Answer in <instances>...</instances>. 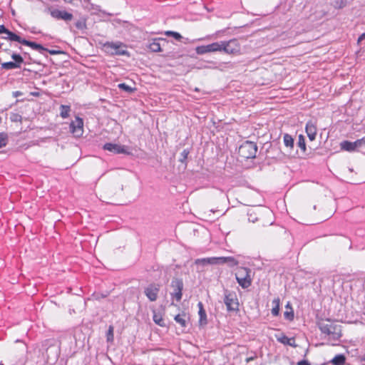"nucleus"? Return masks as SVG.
<instances>
[{"mask_svg": "<svg viewBox=\"0 0 365 365\" xmlns=\"http://www.w3.org/2000/svg\"><path fill=\"white\" fill-rule=\"evenodd\" d=\"M318 326L322 333L325 334L329 340H338L341 336V327L329 319L320 320Z\"/></svg>", "mask_w": 365, "mask_h": 365, "instance_id": "nucleus-1", "label": "nucleus"}, {"mask_svg": "<svg viewBox=\"0 0 365 365\" xmlns=\"http://www.w3.org/2000/svg\"><path fill=\"white\" fill-rule=\"evenodd\" d=\"M317 205L316 204H310V203H304L302 207V212L305 215H310L313 219L311 220L310 225H314L315 223H318L319 221L324 220L326 218H328L331 215V210L329 212L327 211L325 208H319L318 212H315L317 208Z\"/></svg>", "mask_w": 365, "mask_h": 365, "instance_id": "nucleus-2", "label": "nucleus"}, {"mask_svg": "<svg viewBox=\"0 0 365 365\" xmlns=\"http://www.w3.org/2000/svg\"><path fill=\"white\" fill-rule=\"evenodd\" d=\"M101 49L107 54L111 56L128 54L126 46L120 41H107L101 44Z\"/></svg>", "mask_w": 365, "mask_h": 365, "instance_id": "nucleus-3", "label": "nucleus"}, {"mask_svg": "<svg viewBox=\"0 0 365 365\" xmlns=\"http://www.w3.org/2000/svg\"><path fill=\"white\" fill-rule=\"evenodd\" d=\"M220 51L227 54L238 55L241 51L240 44L236 39L222 41H220Z\"/></svg>", "mask_w": 365, "mask_h": 365, "instance_id": "nucleus-4", "label": "nucleus"}, {"mask_svg": "<svg viewBox=\"0 0 365 365\" xmlns=\"http://www.w3.org/2000/svg\"><path fill=\"white\" fill-rule=\"evenodd\" d=\"M224 303L226 305L227 310L229 312L237 311L239 309V302L237 294L234 292L225 289Z\"/></svg>", "mask_w": 365, "mask_h": 365, "instance_id": "nucleus-5", "label": "nucleus"}, {"mask_svg": "<svg viewBox=\"0 0 365 365\" xmlns=\"http://www.w3.org/2000/svg\"><path fill=\"white\" fill-rule=\"evenodd\" d=\"M235 277L242 288H247L251 285L250 269L245 267L239 268L235 273Z\"/></svg>", "mask_w": 365, "mask_h": 365, "instance_id": "nucleus-6", "label": "nucleus"}, {"mask_svg": "<svg viewBox=\"0 0 365 365\" xmlns=\"http://www.w3.org/2000/svg\"><path fill=\"white\" fill-rule=\"evenodd\" d=\"M257 147L253 142L247 141L239 148V153L244 158H252L256 156Z\"/></svg>", "mask_w": 365, "mask_h": 365, "instance_id": "nucleus-7", "label": "nucleus"}, {"mask_svg": "<svg viewBox=\"0 0 365 365\" xmlns=\"http://www.w3.org/2000/svg\"><path fill=\"white\" fill-rule=\"evenodd\" d=\"M195 51L199 55H202L207 53L220 51V41L214 42L208 45L197 46Z\"/></svg>", "mask_w": 365, "mask_h": 365, "instance_id": "nucleus-8", "label": "nucleus"}, {"mask_svg": "<svg viewBox=\"0 0 365 365\" xmlns=\"http://www.w3.org/2000/svg\"><path fill=\"white\" fill-rule=\"evenodd\" d=\"M71 132L76 136L80 137L83 133V121L79 117H76L70 124Z\"/></svg>", "mask_w": 365, "mask_h": 365, "instance_id": "nucleus-9", "label": "nucleus"}, {"mask_svg": "<svg viewBox=\"0 0 365 365\" xmlns=\"http://www.w3.org/2000/svg\"><path fill=\"white\" fill-rule=\"evenodd\" d=\"M49 13L51 16L55 19H61L66 21H68L72 20L73 15L71 13L67 12L65 10H59V9H49Z\"/></svg>", "mask_w": 365, "mask_h": 365, "instance_id": "nucleus-10", "label": "nucleus"}, {"mask_svg": "<svg viewBox=\"0 0 365 365\" xmlns=\"http://www.w3.org/2000/svg\"><path fill=\"white\" fill-rule=\"evenodd\" d=\"M103 148L106 150L114 153H124L129 154L130 153L128 150V148L125 145H120L115 143H106L103 145Z\"/></svg>", "mask_w": 365, "mask_h": 365, "instance_id": "nucleus-11", "label": "nucleus"}, {"mask_svg": "<svg viewBox=\"0 0 365 365\" xmlns=\"http://www.w3.org/2000/svg\"><path fill=\"white\" fill-rule=\"evenodd\" d=\"M171 286L173 288V292L172 294L177 299V301H180L182 298V290L183 287V283L182 280L174 279L171 282Z\"/></svg>", "mask_w": 365, "mask_h": 365, "instance_id": "nucleus-12", "label": "nucleus"}, {"mask_svg": "<svg viewBox=\"0 0 365 365\" xmlns=\"http://www.w3.org/2000/svg\"><path fill=\"white\" fill-rule=\"evenodd\" d=\"M159 289V284H150L145 289L144 293L151 302H154L158 298Z\"/></svg>", "mask_w": 365, "mask_h": 365, "instance_id": "nucleus-13", "label": "nucleus"}, {"mask_svg": "<svg viewBox=\"0 0 365 365\" xmlns=\"http://www.w3.org/2000/svg\"><path fill=\"white\" fill-rule=\"evenodd\" d=\"M238 263V261L233 257H216V264H227L230 267H234Z\"/></svg>", "mask_w": 365, "mask_h": 365, "instance_id": "nucleus-14", "label": "nucleus"}, {"mask_svg": "<svg viewBox=\"0 0 365 365\" xmlns=\"http://www.w3.org/2000/svg\"><path fill=\"white\" fill-rule=\"evenodd\" d=\"M305 130L309 139L311 141L314 140L317 132L316 125L312 121H309L306 125Z\"/></svg>", "mask_w": 365, "mask_h": 365, "instance_id": "nucleus-15", "label": "nucleus"}, {"mask_svg": "<svg viewBox=\"0 0 365 365\" xmlns=\"http://www.w3.org/2000/svg\"><path fill=\"white\" fill-rule=\"evenodd\" d=\"M275 336H276V338H277V341H279L282 344H286V345H289V346H291L292 347H295L297 346L296 345V341H295V339L294 337L288 338L287 336H286L282 333H280L279 334H276Z\"/></svg>", "mask_w": 365, "mask_h": 365, "instance_id": "nucleus-16", "label": "nucleus"}, {"mask_svg": "<svg viewBox=\"0 0 365 365\" xmlns=\"http://www.w3.org/2000/svg\"><path fill=\"white\" fill-rule=\"evenodd\" d=\"M197 305L199 307L198 314L200 316L199 324L200 326H205L207 324V322L205 311L203 309V305H202V302H199Z\"/></svg>", "mask_w": 365, "mask_h": 365, "instance_id": "nucleus-17", "label": "nucleus"}, {"mask_svg": "<svg viewBox=\"0 0 365 365\" xmlns=\"http://www.w3.org/2000/svg\"><path fill=\"white\" fill-rule=\"evenodd\" d=\"M346 357L344 354H338L335 356L331 361L333 365H344Z\"/></svg>", "mask_w": 365, "mask_h": 365, "instance_id": "nucleus-18", "label": "nucleus"}, {"mask_svg": "<svg viewBox=\"0 0 365 365\" xmlns=\"http://www.w3.org/2000/svg\"><path fill=\"white\" fill-rule=\"evenodd\" d=\"M22 44L24 45H26V46H30L31 48L34 49V50H36V51H41V50H43V47L40 45V44H38L35 42H31V41H29L27 40H25V39H22V41L21 43Z\"/></svg>", "mask_w": 365, "mask_h": 365, "instance_id": "nucleus-19", "label": "nucleus"}, {"mask_svg": "<svg viewBox=\"0 0 365 365\" xmlns=\"http://www.w3.org/2000/svg\"><path fill=\"white\" fill-rule=\"evenodd\" d=\"M283 140H284V145L287 148H290V149L293 148L294 140L290 135L284 134V137H283Z\"/></svg>", "mask_w": 365, "mask_h": 365, "instance_id": "nucleus-20", "label": "nucleus"}, {"mask_svg": "<svg viewBox=\"0 0 365 365\" xmlns=\"http://www.w3.org/2000/svg\"><path fill=\"white\" fill-rule=\"evenodd\" d=\"M341 148L346 151H354L356 150V147L354 146L353 142H349L347 140L341 143Z\"/></svg>", "mask_w": 365, "mask_h": 365, "instance_id": "nucleus-21", "label": "nucleus"}, {"mask_svg": "<svg viewBox=\"0 0 365 365\" xmlns=\"http://www.w3.org/2000/svg\"><path fill=\"white\" fill-rule=\"evenodd\" d=\"M279 303H280V301H279V298H276V299H273V301H272V310H271V312H272V315L277 316L279 314Z\"/></svg>", "mask_w": 365, "mask_h": 365, "instance_id": "nucleus-22", "label": "nucleus"}, {"mask_svg": "<svg viewBox=\"0 0 365 365\" xmlns=\"http://www.w3.org/2000/svg\"><path fill=\"white\" fill-rule=\"evenodd\" d=\"M6 34V36L4 37L5 39H9V40H11V41H17V42H19V43H21V41H22V38L20 36H19L16 34L11 32L9 30L7 31Z\"/></svg>", "mask_w": 365, "mask_h": 365, "instance_id": "nucleus-23", "label": "nucleus"}, {"mask_svg": "<svg viewBox=\"0 0 365 365\" xmlns=\"http://www.w3.org/2000/svg\"><path fill=\"white\" fill-rule=\"evenodd\" d=\"M187 319V317L185 314H179L175 317V322L182 327H185Z\"/></svg>", "mask_w": 365, "mask_h": 365, "instance_id": "nucleus-24", "label": "nucleus"}, {"mask_svg": "<svg viewBox=\"0 0 365 365\" xmlns=\"http://www.w3.org/2000/svg\"><path fill=\"white\" fill-rule=\"evenodd\" d=\"M1 66L4 69H13V68H17L20 67V65H19L17 63L14 62H5L1 64Z\"/></svg>", "mask_w": 365, "mask_h": 365, "instance_id": "nucleus-25", "label": "nucleus"}, {"mask_svg": "<svg viewBox=\"0 0 365 365\" xmlns=\"http://www.w3.org/2000/svg\"><path fill=\"white\" fill-rule=\"evenodd\" d=\"M153 321L155 322V324H158L160 327L165 326V322L162 316L155 312H154L153 314Z\"/></svg>", "mask_w": 365, "mask_h": 365, "instance_id": "nucleus-26", "label": "nucleus"}, {"mask_svg": "<svg viewBox=\"0 0 365 365\" xmlns=\"http://www.w3.org/2000/svg\"><path fill=\"white\" fill-rule=\"evenodd\" d=\"M70 110H71L70 106L62 105L61 106V116L63 118H68L69 115Z\"/></svg>", "mask_w": 365, "mask_h": 365, "instance_id": "nucleus-27", "label": "nucleus"}, {"mask_svg": "<svg viewBox=\"0 0 365 365\" xmlns=\"http://www.w3.org/2000/svg\"><path fill=\"white\" fill-rule=\"evenodd\" d=\"M298 147H299L304 153L306 152L307 148L305 144V139L302 135H298Z\"/></svg>", "mask_w": 365, "mask_h": 365, "instance_id": "nucleus-28", "label": "nucleus"}, {"mask_svg": "<svg viewBox=\"0 0 365 365\" xmlns=\"http://www.w3.org/2000/svg\"><path fill=\"white\" fill-rule=\"evenodd\" d=\"M149 48L153 52H159L161 51L160 45L157 41H154L150 43Z\"/></svg>", "mask_w": 365, "mask_h": 365, "instance_id": "nucleus-29", "label": "nucleus"}, {"mask_svg": "<svg viewBox=\"0 0 365 365\" xmlns=\"http://www.w3.org/2000/svg\"><path fill=\"white\" fill-rule=\"evenodd\" d=\"M289 303L287 304L286 306V308L287 309H289ZM284 317L287 319H289V320H292L293 318H294V312L293 310L292 309V308H290V311L289 310H286L284 313Z\"/></svg>", "mask_w": 365, "mask_h": 365, "instance_id": "nucleus-30", "label": "nucleus"}, {"mask_svg": "<svg viewBox=\"0 0 365 365\" xmlns=\"http://www.w3.org/2000/svg\"><path fill=\"white\" fill-rule=\"evenodd\" d=\"M7 143V136L3 133H0V148L4 147Z\"/></svg>", "mask_w": 365, "mask_h": 365, "instance_id": "nucleus-31", "label": "nucleus"}, {"mask_svg": "<svg viewBox=\"0 0 365 365\" xmlns=\"http://www.w3.org/2000/svg\"><path fill=\"white\" fill-rule=\"evenodd\" d=\"M194 263H195V264H196L197 266L198 269L207 265V263L205 262V259L204 258L197 259H195Z\"/></svg>", "mask_w": 365, "mask_h": 365, "instance_id": "nucleus-32", "label": "nucleus"}, {"mask_svg": "<svg viewBox=\"0 0 365 365\" xmlns=\"http://www.w3.org/2000/svg\"><path fill=\"white\" fill-rule=\"evenodd\" d=\"M118 88L128 93H131L134 91L130 86L126 85L125 83H120L118 84Z\"/></svg>", "mask_w": 365, "mask_h": 365, "instance_id": "nucleus-33", "label": "nucleus"}, {"mask_svg": "<svg viewBox=\"0 0 365 365\" xmlns=\"http://www.w3.org/2000/svg\"><path fill=\"white\" fill-rule=\"evenodd\" d=\"M107 341H113V327L110 326L107 332Z\"/></svg>", "mask_w": 365, "mask_h": 365, "instance_id": "nucleus-34", "label": "nucleus"}, {"mask_svg": "<svg viewBox=\"0 0 365 365\" xmlns=\"http://www.w3.org/2000/svg\"><path fill=\"white\" fill-rule=\"evenodd\" d=\"M76 26L79 29H83L86 27V20L81 19L76 23Z\"/></svg>", "mask_w": 365, "mask_h": 365, "instance_id": "nucleus-35", "label": "nucleus"}, {"mask_svg": "<svg viewBox=\"0 0 365 365\" xmlns=\"http://www.w3.org/2000/svg\"><path fill=\"white\" fill-rule=\"evenodd\" d=\"M165 34L167 36H172L173 37H174L175 39H178V40H180L182 38L181 35L179 33L175 32V31H168L165 32Z\"/></svg>", "mask_w": 365, "mask_h": 365, "instance_id": "nucleus-36", "label": "nucleus"}, {"mask_svg": "<svg viewBox=\"0 0 365 365\" xmlns=\"http://www.w3.org/2000/svg\"><path fill=\"white\" fill-rule=\"evenodd\" d=\"M11 58L15 61L14 63H17L19 65L23 62V58L19 54L14 53L12 54Z\"/></svg>", "mask_w": 365, "mask_h": 365, "instance_id": "nucleus-37", "label": "nucleus"}, {"mask_svg": "<svg viewBox=\"0 0 365 365\" xmlns=\"http://www.w3.org/2000/svg\"><path fill=\"white\" fill-rule=\"evenodd\" d=\"M207 265L216 264V257L204 258Z\"/></svg>", "mask_w": 365, "mask_h": 365, "instance_id": "nucleus-38", "label": "nucleus"}, {"mask_svg": "<svg viewBox=\"0 0 365 365\" xmlns=\"http://www.w3.org/2000/svg\"><path fill=\"white\" fill-rule=\"evenodd\" d=\"M354 146L356 147V149L361 147L363 144H364V139L357 140L355 142H353Z\"/></svg>", "mask_w": 365, "mask_h": 365, "instance_id": "nucleus-39", "label": "nucleus"}, {"mask_svg": "<svg viewBox=\"0 0 365 365\" xmlns=\"http://www.w3.org/2000/svg\"><path fill=\"white\" fill-rule=\"evenodd\" d=\"M8 29L5 28L4 25L0 26V34H5L7 32Z\"/></svg>", "mask_w": 365, "mask_h": 365, "instance_id": "nucleus-40", "label": "nucleus"}, {"mask_svg": "<svg viewBox=\"0 0 365 365\" xmlns=\"http://www.w3.org/2000/svg\"><path fill=\"white\" fill-rule=\"evenodd\" d=\"M11 120H14V121H17L19 118H20V116L17 114H14L11 117Z\"/></svg>", "mask_w": 365, "mask_h": 365, "instance_id": "nucleus-41", "label": "nucleus"}, {"mask_svg": "<svg viewBox=\"0 0 365 365\" xmlns=\"http://www.w3.org/2000/svg\"><path fill=\"white\" fill-rule=\"evenodd\" d=\"M298 365H310L308 361L302 360L301 361H298Z\"/></svg>", "mask_w": 365, "mask_h": 365, "instance_id": "nucleus-42", "label": "nucleus"}, {"mask_svg": "<svg viewBox=\"0 0 365 365\" xmlns=\"http://www.w3.org/2000/svg\"><path fill=\"white\" fill-rule=\"evenodd\" d=\"M365 39V33H363L358 38V42L361 41L362 40Z\"/></svg>", "mask_w": 365, "mask_h": 365, "instance_id": "nucleus-43", "label": "nucleus"}, {"mask_svg": "<svg viewBox=\"0 0 365 365\" xmlns=\"http://www.w3.org/2000/svg\"><path fill=\"white\" fill-rule=\"evenodd\" d=\"M182 155H183V156H184V158H187V152L186 150H184V151L182 152Z\"/></svg>", "mask_w": 365, "mask_h": 365, "instance_id": "nucleus-44", "label": "nucleus"}, {"mask_svg": "<svg viewBox=\"0 0 365 365\" xmlns=\"http://www.w3.org/2000/svg\"><path fill=\"white\" fill-rule=\"evenodd\" d=\"M251 360H252V357H250V358H247V362H248V361H251Z\"/></svg>", "mask_w": 365, "mask_h": 365, "instance_id": "nucleus-45", "label": "nucleus"}, {"mask_svg": "<svg viewBox=\"0 0 365 365\" xmlns=\"http://www.w3.org/2000/svg\"><path fill=\"white\" fill-rule=\"evenodd\" d=\"M19 94V92H18V91H17V92H16V93H14V95H15L16 96H18Z\"/></svg>", "mask_w": 365, "mask_h": 365, "instance_id": "nucleus-46", "label": "nucleus"}, {"mask_svg": "<svg viewBox=\"0 0 365 365\" xmlns=\"http://www.w3.org/2000/svg\"><path fill=\"white\" fill-rule=\"evenodd\" d=\"M268 215H269V217H272V213H271L270 212H268Z\"/></svg>", "mask_w": 365, "mask_h": 365, "instance_id": "nucleus-47", "label": "nucleus"}, {"mask_svg": "<svg viewBox=\"0 0 365 365\" xmlns=\"http://www.w3.org/2000/svg\"><path fill=\"white\" fill-rule=\"evenodd\" d=\"M290 365H295L294 362H291Z\"/></svg>", "mask_w": 365, "mask_h": 365, "instance_id": "nucleus-48", "label": "nucleus"}]
</instances>
